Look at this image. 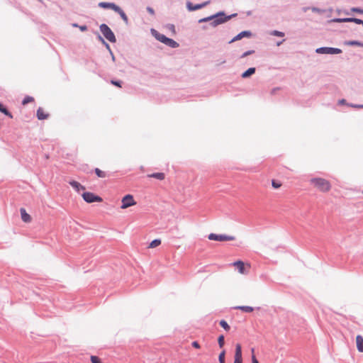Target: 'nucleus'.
<instances>
[{"instance_id":"36","label":"nucleus","mask_w":363,"mask_h":363,"mask_svg":"<svg viewBox=\"0 0 363 363\" xmlns=\"http://www.w3.org/2000/svg\"><path fill=\"white\" fill-rule=\"evenodd\" d=\"M91 363H102L99 357L94 355L91 356Z\"/></svg>"},{"instance_id":"12","label":"nucleus","mask_w":363,"mask_h":363,"mask_svg":"<svg viewBox=\"0 0 363 363\" xmlns=\"http://www.w3.org/2000/svg\"><path fill=\"white\" fill-rule=\"evenodd\" d=\"M151 33L155 38L156 40L162 43L163 44H164L165 41L168 38V37L165 36L164 34L159 33L153 28L151 29Z\"/></svg>"},{"instance_id":"52","label":"nucleus","mask_w":363,"mask_h":363,"mask_svg":"<svg viewBox=\"0 0 363 363\" xmlns=\"http://www.w3.org/2000/svg\"><path fill=\"white\" fill-rule=\"evenodd\" d=\"M283 41H284V40H282V41H281V42H278V43H277V45H280L282 43V42H283Z\"/></svg>"},{"instance_id":"19","label":"nucleus","mask_w":363,"mask_h":363,"mask_svg":"<svg viewBox=\"0 0 363 363\" xmlns=\"http://www.w3.org/2000/svg\"><path fill=\"white\" fill-rule=\"evenodd\" d=\"M164 45L171 48H177L179 46V44L177 42L169 38L167 39V40L164 43Z\"/></svg>"},{"instance_id":"1","label":"nucleus","mask_w":363,"mask_h":363,"mask_svg":"<svg viewBox=\"0 0 363 363\" xmlns=\"http://www.w3.org/2000/svg\"><path fill=\"white\" fill-rule=\"evenodd\" d=\"M237 13H233L231 15L227 16L224 11H219L215 14L211 16L201 18L199 20V23H206L210 22L209 25L213 28L227 22L231 18L237 16Z\"/></svg>"},{"instance_id":"30","label":"nucleus","mask_w":363,"mask_h":363,"mask_svg":"<svg viewBox=\"0 0 363 363\" xmlns=\"http://www.w3.org/2000/svg\"><path fill=\"white\" fill-rule=\"evenodd\" d=\"M220 325L226 331L230 330V327L225 320H221L219 323Z\"/></svg>"},{"instance_id":"53","label":"nucleus","mask_w":363,"mask_h":363,"mask_svg":"<svg viewBox=\"0 0 363 363\" xmlns=\"http://www.w3.org/2000/svg\"><path fill=\"white\" fill-rule=\"evenodd\" d=\"M202 28H203V30H206V29H207V26H203Z\"/></svg>"},{"instance_id":"11","label":"nucleus","mask_w":363,"mask_h":363,"mask_svg":"<svg viewBox=\"0 0 363 363\" xmlns=\"http://www.w3.org/2000/svg\"><path fill=\"white\" fill-rule=\"evenodd\" d=\"M234 363H242V347L240 344L235 346Z\"/></svg>"},{"instance_id":"16","label":"nucleus","mask_w":363,"mask_h":363,"mask_svg":"<svg viewBox=\"0 0 363 363\" xmlns=\"http://www.w3.org/2000/svg\"><path fill=\"white\" fill-rule=\"evenodd\" d=\"M356 343L357 350L360 352H363V337L360 335H358L356 337Z\"/></svg>"},{"instance_id":"50","label":"nucleus","mask_w":363,"mask_h":363,"mask_svg":"<svg viewBox=\"0 0 363 363\" xmlns=\"http://www.w3.org/2000/svg\"><path fill=\"white\" fill-rule=\"evenodd\" d=\"M79 26H80V25H79V24H78V23H72V26H73V27H74V28H79Z\"/></svg>"},{"instance_id":"29","label":"nucleus","mask_w":363,"mask_h":363,"mask_svg":"<svg viewBox=\"0 0 363 363\" xmlns=\"http://www.w3.org/2000/svg\"><path fill=\"white\" fill-rule=\"evenodd\" d=\"M94 172L96 173V174L97 175L98 177L104 178V177H106V172L102 171V170H101L99 168H95L94 169Z\"/></svg>"},{"instance_id":"31","label":"nucleus","mask_w":363,"mask_h":363,"mask_svg":"<svg viewBox=\"0 0 363 363\" xmlns=\"http://www.w3.org/2000/svg\"><path fill=\"white\" fill-rule=\"evenodd\" d=\"M218 345L220 348H222L223 346H224V344H225V337H224V335H220L218 337Z\"/></svg>"},{"instance_id":"6","label":"nucleus","mask_w":363,"mask_h":363,"mask_svg":"<svg viewBox=\"0 0 363 363\" xmlns=\"http://www.w3.org/2000/svg\"><path fill=\"white\" fill-rule=\"evenodd\" d=\"M83 199L89 203H94V202H101L102 201L101 197L99 196H97L91 192H84L82 194Z\"/></svg>"},{"instance_id":"10","label":"nucleus","mask_w":363,"mask_h":363,"mask_svg":"<svg viewBox=\"0 0 363 363\" xmlns=\"http://www.w3.org/2000/svg\"><path fill=\"white\" fill-rule=\"evenodd\" d=\"M252 35V33L250 30H243L238 33L237 35H235L233 39H231L229 41V43H234L237 40H240L242 39L243 38H251Z\"/></svg>"},{"instance_id":"41","label":"nucleus","mask_w":363,"mask_h":363,"mask_svg":"<svg viewBox=\"0 0 363 363\" xmlns=\"http://www.w3.org/2000/svg\"><path fill=\"white\" fill-rule=\"evenodd\" d=\"M103 44L105 45L106 48L109 51L110 54H112V50L108 43H107L105 40H103Z\"/></svg>"},{"instance_id":"49","label":"nucleus","mask_w":363,"mask_h":363,"mask_svg":"<svg viewBox=\"0 0 363 363\" xmlns=\"http://www.w3.org/2000/svg\"><path fill=\"white\" fill-rule=\"evenodd\" d=\"M98 38L103 43V40H104V39L99 33H98Z\"/></svg>"},{"instance_id":"25","label":"nucleus","mask_w":363,"mask_h":363,"mask_svg":"<svg viewBox=\"0 0 363 363\" xmlns=\"http://www.w3.org/2000/svg\"><path fill=\"white\" fill-rule=\"evenodd\" d=\"M0 112L4 113L5 116H9L10 118H13V115L11 114V113L2 103H0Z\"/></svg>"},{"instance_id":"9","label":"nucleus","mask_w":363,"mask_h":363,"mask_svg":"<svg viewBox=\"0 0 363 363\" xmlns=\"http://www.w3.org/2000/svg\"><path fill=\"white\" fill-rule=\"evenodd\" d=\"M210 4V1H206L201 4H193L191 1L186 2V8L189 11H194L201 9Z\"/></svg>"},{"instance_id":"22","label":"nucleus","mask_w":363,"mask_h":363,"mask_svg":"<svg viewBox=\"0 0 363 363\" xmlns=\"http://www.w3.org/2000/svg\"><path fill=\"white\" fill-rule=\"evenodd\" d=\"M233 265L238 268V272L240 273H241V274L245 273V265H244V262L242 261L238 260L233 263Z\"/></svg>"},{"instance_id":"27","label":"nucleus","mask_w":363,"mask_h":363,"mask_svg":"<svg viewBox=\"0 0 363 363\" xmlns=\"http://www.w3.org/2000/svg\"><path fill=\"white\" fill-rule=\"evenodd\" d=\"M351 13H358L363 14V9L359 7H352L350 9V12L349 11H345V13L347 15H350Z\"/></svg>"},{"instance_id":"3","label":"nucleus","mask_w":363,"mask_h":363,"mask_svg":"<svg viewBox=\"0 0 363 363\" xmlns=\"http://www.w3.org/2000/svg\"><path fill=\"white\" fill-rule=\"evenodd\" d=\"M99 29L103 35L104 36V38L107 39L109 42H116L115 34L106 23L101 24L99 26Z\"/></svg>"},{"instance_id":"28","label":"nucleus","mask_w":363,"mask_h":363,"mask_svg":"<svg viewBox=\"0 0 363 363\" xmlns=\"http://www.w3.org/2000/svg\"><path fill=\"white\" fill-rule=\"evenodd\" d=\"M161 244V240L160 239H155L153 240L150 244L149 247L150 248H155L157 246H159Z\"/></svg>"},{"instance_id":"20","label":"nucleus","mask_w":363,"mask_h":363,"mask_svg":"<svg viewBox=\"0 0 363 363\" xmlns=\"http://www.w3.org/2000/svg\"><path fill=\"white\" fill-rule=\"evenodd\" d=\"M164 45L171 48H177L179 46V44L177 42L169 38L167 39V40L164 43Z\"/></svg>"},{"instance_id":"37","label":"nucleus","mask_w":363,"mask_h":363,"mask_svg":"<svg viewBox=\"0 0 363 363\" xmlns=\"http://www.w3.org/2000/svg\"><path fill=\"white\" fill-rule=\"evenodd\" d=\"M254 52H255V50H247L242 54V55L240 56V58H244L250 55L253 54Z\"/></svg>"},{"instance_id":"24","label":"nucleus","mask_w":363,"mask_h":363,"mask_svg":"<svg viewBox=\"0 0 363 363\" xmlns=\"http://www.w3.org/2000/svg\"><path fill=\"white\" fill-rule=\"evenodd\" d=\"M344 45L349 46L363 47V43L358 40H346L344 42Z\"/></svg>"},{"instance_id":"46","label":"nucleus","mask_w":363,"mask_h":363,"mask_svg":"<svg viewBox=\"0 0 363 363\" xmlns=\"http://www.w3.org/2000/svg\"><path fill=\"white\" fill-rule=\"evenodd\" d=\"M311 11L313 12H315V13H320V11H321L320 9L317 7H312Z\"/></svg>"},{"instance_id":"17","label":"nucleus","mask_w":363,"mask_h":363,"mask_svg":"<svg viewBox=\"0 0 363 363\" xmlns=\"http://www.w3.org/2000/svg\"><path fill=\"white\" fill-rule=\"evenodd\" d=\"M69 184L77 191L79 192L81 190H85V187L77 181L72 180L69 182Z\"/></svg>"},{"instance_id":"21","label":"nucleus","mask_w":363,"mask_h":363,"mask_svg":"<svg viewBox=\"0 0 363 363\" xmlns=\"http://www.w3.org/2000/svg\"><path fill=\"white\" fill-rule=\"evenodd\" d=\"M256 69L255 67H250L246 71L242 73L241 77L242 78H248L251 75L255 73Z\"/></svg>"},{"instance_id":"5","label":"nucleus","mask_w":363,"mask_h":363,"mask_svg":"<svg viewBox=\"0 0 363 363\" xmlns=\"http://www.w3.org/2000/svg\"><path fill=\"white\" fill-rule=\"evenodd\" d=\"M208 238L211 240H216V241H231L235 240L234 236L231 235H223V234H215V233H211L208 235Z\"/></svg>"},{"instance_id":"13","label":"nucleus","mask_w":363,"mask_h":363,"mask_svg":"<svg viewBox=\"0 0 363 363\" xmlns=\"http://www.w3.org/2000/svg\"><path fill=\"white\" fill-rule=\"evenodd\" d=\"M98 6L100 8L106 9H112L114 11H116L117 7L118 6L115 3H113V2H105V1L99 2Z\"/></svg>"},{"instance_id":"47","label":"nucleus","mask_w":363,"mask_h":363,"mask_svg":"<svg viewBox=\"0 0 363 363\" xmlns=\"http://www.w3.org/2000/svg\"><path fill=\"white\" fill-rule=\"evenodd\" d=\"M339 104H347V101L344 99H341L339 101Z\"/></svg>"},{"instance_id":"51","label":"nucleus","mask_w":363,"mask_h":363,"mask_svg":"<svg viewBox=\"0 0 363 363\" xmlns=\"http://www.w3.org/2000/svg\"><path fill=\"white\" fill-rule=\"evenodd\" d=\"M111 55L112 60L114 62L115 61V56H114L113 53L112 52V54H111Z\"/></svg>"},{"instance_id":"35","label":"nucleus","mask_w":363,"mask_h":363,"mask_svg":"<svg viewBox=\"0 0 363 363\" xmlns=\"http://www.w3.org/2000/svg\"><path fill=\"white\" fill-rule=\"evenodd\" d=\"M122 81L121 80H116V79H111V84L116 86H118V87H122Z\"/></svg>"},{"instance_id":"26","label":"nucleus","mask_w":363,"mask_h":363,"mask_svg":"<svg viewBox=\"0 0 363 363\" xmlns=\"http://www.w3.org/2000/svg\"><path fill=\"white\" fill-rule=\"evenodd\" d=\"M148 177H151V178H155V179H157L159 180H162L164 179L165 176H164V174L162 172H155V173L149 174Z\"/></svg>"},{"instance_id":"32","label":"nucleus","mask_w":363,"mask_h":363,"mask_svg":"<svg viewBox=\"0 0 363 363\" xmlns=\"http://www.w3.org/2000/svg\"><path fill=\"white\" fill-rule=\"evenodd\" d=\"M34 101L33 97L30 96H26V97L23 99V101H22V104L25 105V104H28V103H30V102H32V101Z\"/></svg>"},{"instance_id":"40","label":"nucleus","mask_w":363,"mask_h":363,"mask_svg":"<svg viewBox=\"0 0 363 363\" xmlns=\"http://www.w3.org/2000/svg\"><path fill=\"white\" fill-rule=\"evenodd\" d=\"M252 355V363H259L258 360L257 359L256 357L254 354L255 349L252 348L251 350Z\"/></svg>"},{"instance_id":"42","label":"nucleus","mask_w":363,"mask_h":363,"mask_svg":"<svg viewBox=\"0 0 363 363\" xmlns=\"http://www.w3.org/2000/svg\"><path fill=\"white\" fill-rule=\"evenodd\" d=\"M350 106L357 108H363V104H349Z\"/></svg>"},{"instance_id":"4","label":"nucleus","mask_w":363,"mask_h":363,"mask_svg":"<svg viewBox=\"0 0 363 363\" xmlns=\"http://www.w3.org/2000/svg\"><path fill=\"white\" fill-rule=\"evenodd\" d=\"M342 52V50L340 48L330 47H320L315 50V52L318 54L336 55L340 54Z\"/></svg>"},{"instance_id":"23","label":"nucleus","mask_w":363,"mask_h":363,"mask_svg":"<svg viewBox=\"0 0 363 363\" xmlns=\"http://www.w3.org/2000/svg\"><path fill=\"white\" fill-rule=\"evenodd\" d=\"M237 310H240L245 313H251L254 311V308L248 306H238L234 308Z\"/></svg>"},{"instance_id":"44","label":"nucleus","mask_w":363,"mask_h":363,"mask_svg":"<svg viewBox=\"0 0 363 363\" xmlns=\"http://www.w3.org/2000/svg\"><path fill=\"white\" fill-rule=\"evenodd\" d=\"M79 28L81 31L84 32V31L87 30L88 27L86 25H81L79 26Z\"/></svg>"},{"instance_id":"15","label":"nucleus","mask_w":363,"mask_h":363,"mask_svg":"<svg viewBox=\"0 0 363 363\" xmlns=\"http://www.w3.org/2000/svg\"><path fill=\"white\" fill-rule=\"evenodd\" d=\"M37 118L40 121L48 118L49 114L45 113L41 107H39L36 113Z\"/></svg>"},{"instance_id":"39","label":"nucleus","mask_w":363,"mask_h":363,"mask_svg":"<svg viewBox=\"0 0 363 363\" xmlns=\"http://www.w3.org/2000/svg\"><path fill=\"white\" fill-rule=\"evenodd\" d=\"M167 28L169 30H171L173 33H176V31H175V26H174V24H170V23H169V24H167Z\"/></svg>"},{"instance_id":"38","label":"nucleus","mask_w":363,"mask_h":363,"mask_svg":"<svg viewBox=\"0 0 363 363\" xmlns=\"http://www.w3.org/2000/svg\"><path fill=\"white\" fill-rule=\"evenodd\" d=\"M272 185L274 189H278L281 186V183H279L275 180H272Z\"/></svg>"},{"instance_id":"48","label":"nucleus","mask_w":363,"mask_h":363,"mask_svg":"<svg viewBox=\"0 0 363 363\" xmlns=\"http://www.w3.org/2000/svg\"><path fill=\"white\" fill-rule=\"evenodd\" d=\"M277 90H279V88H274V89H272V90L271 91L272 94H275Z\"/></svg>"},{"instance_id":"18","label":"nucleus","mask_w":363,"mask_h":363,"mask_svg":"<svg viewBox=\"0 0 363 363\" xmlns=\"http://www.w3.org/2000/svg\"><path fill=\"white\" fill-rule=\"evenodd\" d=\"M20 212H21V219L26 222V223H28L31 220V217L30 216L26 213V211L25 210V208H21L20 209Z\"/></svg>"},{"instance_id":"7","label":"nucleus","mask_w":363,"mask_h":363,"mask_svg":"<svg viewBox=\"0 0 363 363\" xmlns=\"http://www.w3.org/2000/svg\"><path fill=\"white\" fill-rule=\"evenodd\" d=\"M331 21L335 23H355L357 24H361L363 26V20L354 17L335 18H333Z\"/></svg>"},{"instance_id":"33","label":"nucleus","mask_w":363,"mask_h":363,"mask_svg":"<svg viewBox=\"0 0 363 363\" xmlns=\"http://www.w3.org/2000/svg\"><path fill=\"white\" fill-rule=\"evenodd\" d=\"M225 351L223 350L218 356V361L219 363H225Z\"/></svg>"},{"instance_id":"14","label":"nucleus","mask_w":363,"mask_h":363,"mask_svg":"<svg viewBox=\"0 0 363 363\" xmlns=\"http://www.w3.org/2000/svg\"><path fill=\"white\" fill-rule=\"evenodd\" d=\"M116 13H118L121 18L123 19L124 23L128 25V18L123 10L118 6L115 11Z\"/></svg>"},{"instance_id":"45","label":"nucleus","mask_w":363,"mask_h":363,"mask_svg":"<svg viewBox=\"0 0 363 363\" xmlns=\"http://www.w3.org/2000/svg\"><path fill=\"white\" fill-rule=\"evenodd\" d=\"M147 11L151 15H155V11H154V9L152 7L147 6Z\"/></svg>"},{"instance_id":"54","label":"nucleus","mask_w":363,"mask_h":363,"mask_svg":"<svg viewBox=\"0 0 363 363\" xmlns=\"http://www.w3.org/2000/svg\"><path fill=\"white\" fill-rule=\"evenodd\" d=\"M40 2H42L43 0H38Z\"/></svg>"},{"instance_id":"2","label":"nucleus","mask_w":363,"mask_h":363,"mask_svg":"<svg viewBox=\"0 0 363 363\" xmlns=\"http://www.w3.org/2000/svg\"><path fill=\"white\" fill-rule=\"evenodd\" d=\"M310 182L323 192L328 191L331 188L330 182L323 178H312Z\"/></svg>"},{"instance_id":"8","label":"nucleus","mask_w":363,"mask_h":363,"mask_svg":"<svg viewBox=\"0 0 363 363\" xmlns=\"http://www.w3.org/2000/svg\"><path fill=\"white\" fill-rule=\"evenodd\" d=\"M135 204L133 196L131 194H126L122 199L121 208H127Z\"/></svg>"},{"instance_id":"34","label":"nucleus","mask_w":363,"mask_h":363,"mask_svg":"<svg viewBox=\"0 0 363 363\" xmlns=\"http://www.w3.org/2000/svg\"><path fill=\"white\" fill-rule=\"evenodd\" d=\"M271 35H274V36H277V37H284V33L281 32V31H279V30H274L271 32Z\"/></svg>"},{"instance_id":"43","label":"nucleus","mask_w":363,"mask_h":363,"mask_svg":"<svg viewBox=\"0 0 363 363\" xmlns=\"http://www.w3.org/2000/svg\"><path fill=\"white\" fill-rule=\"evenodd\" d=\"M191 345L194 348H196V349H199L200 348V345H199V343L197 341L192 342Z\"/></svg>"}]
</instances>
